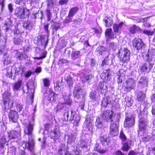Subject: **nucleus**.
Segmentation results:
<instances>
[{
    "label": "nucleus",
    "instance_id": "f257e3e1",
    "mask_svg": "<svg viewBox=\"0 0 155 155\" xmlns=\"http://www.w3.org/2000/svg\"><path fill=\"white\" fill-rule=\"evenodd\" d=\"M120 113L114 115L113 112L110 110H107L104 111L102 114V120L107 122L111 123L119 122L120 118Z\"/></svg>",
    "mask_w": 155,
    "mask_h": 155
},
{
    "label": "nucleus",
    "instance_id": "f03ea898",
    "mask_svg": "<svg viewBox=\"0 0 155 155\" xmlns=\"http://www.w3.org/2000/svg\"><path fill=\"white\" fill-rule=\"evenodd\" d=\"M138 106L139 107L137 110L135 111V113H137L138 116L139 120V129L138 130V134H140L144 132L145 130V128L147 124V116L143 114L142 115L143 110L141 107V105L139 104Z\"/></svg>",
    "mask_w": 155,
    "mask_h": 155
},
{
    "label": "nucleus",
    "instance_id": "7ed1b4c3",
    "mask_svg": "<svg viewBox=\"0 0 155 155\" xmlns=\"http://www.w3.org/2000/svg\"><path fill=\"white\" fill-rule=\"evenodd\" d=\"M18 130H11L8 133V137L5 135L2 136L0 139V148H3L5 143L10 139H15L20 137L21 135V128H17Z\"/></svg>",
    "mask_w": 155,
    "mask_h": 155
},
{
    "label": "nucleus",
    "instance_id": "20e7f679",
    "mask_svg": "<svg viewBox=\"0 0 155 155\" xmlns=\"http://www.w3.org/2000/svg\"><path fill=\"white\" fill-rule=\"evenodd\" d=\"M130 52L126 48H121L119 50L118 55L120 61L123 63H127L130 59Z\"/></svg>",
    "mask_w": 155,
    "mask_h": 155
},
{
    "label": "nucleus",
    "instance_id": "39448f33",
    "mask_svg": "<svg viewBox=\"0 0 155 155\" xmlns=\"http://www.w3.org/2000/svg\"><path fill=\"white\" fill-rule=\"evenodd\" d=\"M3 103L5 109H10L12 107L14 101L10 100L11 93L7 91H5L3 95Z\"/></svg>",
    "mask_w": 155,
    "mask_h": 155
},
{
    "label": "nucleus",
    "instance_id": "423d86ee",
    "mask_svg": "<svg viewBox=\"0 0 155 155\" xmlns=\"http://www.w3.org/2000/svg\"><path fill=\"white\" fill-rule=\"evenodd\" d=\"M30 13L29 10L27 8L19 7L15 9V14L19 18L23 19L28 16Z\"/></svg>",
    "mask_w": 155,
    "mask_h": 155
},
{
    "label": "nucleus",
    "instance_id": "0eeeda50",
    "mask_svg": "<svg viewBox=\"0 0 155 155\" xmlns=\"http://www.w3.org/2000/svg\"><path fill=\"white\" fill-rule=\"evenodd\" d=\"M48 37L38 35L35 38L34 43L37 45L41 47L42 49H45L48 43Z\"/></svg>",
    "mask_w": 155,
    "mask_h": 155
},
{
    "label": "nucleus",
    "instance_id": "6e6552de",
    "mask_svg": "<svg viewBox=\"0 0 155 155\" xmlns=\"http://www.w3.org/2000/svg\"><path fill=\"white\" fill-rule=\"evenodd\" d=\"M84 90L79 87H75L74 88L73 94L74 97L78 99H81V101L84 99L85 93Z\"/></svg>",
    "mask_w": 155,
    "mask_h": 155
},
{
    "label": "nucleus",
    "instance_id": "1a4fd4ad",
    "mask_svg": "<svg viewBox=\"0 0 155 155\" xmlns=\"http://www.w3.org/2000/svg\"><path fill=\"white\" fill-rule=\"evenodd\" d=\"M132 45L137 50H142L144 48L145 45L140 38H135L132 41Z\"/></svg>",
    "mask_w": 155,
    "mask_h": 155
},
{
    "label": "nucleus",
    "instance_id": "9d476101",
    "mask_svg": "<svg viewBox=\"0 0 155 155\" xmlns=\"http://www.w3.org/2000/svg\"><path fill=\"white\" fill-rule=\"evenodd\" d=\"M7 77L12 79L14 80L16 76L18 74V71L15 66L9 67L7 69Z\"/></svg>",
    "mask_w": 155,
    "mask_h": 155
},
{
    "label": "nucleus",
    "instance_id": "9b49d317",
    "mask_svg": "<svg viewBox=\"0 0 155 155\" xmlns=\"http://www.w3.org/2000/svg\"><path fill=\"white\" fill-rule=\"evenodd\" d=\"M35 118L32 117L31 120L29 121V123L26 124V127L25 129L24 133L25 134L29 136L31 135L33 129V126L34 124Z\"/></svg>",
    "mask_w": 155,
    "mask_h": 155
},
{
    "label": "nucleus",
    "instance_id": "f8f14e48",
    "mask_svg": "<svg viewBox=\"0 0 155 155\" xmlns=\"http://www.w3.org/2000/svg\"><path fill=\"white\" fill-rule=\"evenodd\" d=\"M135 123V117L133 115L126 116L124 121V126L125 127H131Z\"/></svg>",
    "mask_w": 155,
    "mask_h": 155
},
{
    "label": "nucleus",
    "instance_id": "ddd939ff",
    "mask_svg": "<svg viewBox=\"0 0 155 155\" xmlns=\"http://www.w3.org/2000/svg\"><path fill=\"white\" fill-rule=\"evenodd\" d=\"M126 85L125 86L124 90L126 92H129L132 89H133L136 85L135 81L132 78H129L126 81Z\"/></svg>",
    "mask_w": 155,
    "mask_h": 155
},
{
    "label": "nucleus",
    "instance_id": "4468645a",
    "mask_svg": "<svg viewBox=\"0 0 155 155\" xmlns=\"http://www.w3.org/2000/svg\"><path fill=\"white\" fill-rule=\"evenodd\" d=\"M118 122L111 123L110 126V134L112 137L115 136L118 133L117 124Z\"/></svg>",
    "mask_w": 155,
    "mask_h": 155
},
{
    "label": "nucleus",
    "instance_id": "2eb2a0df",
    "mask_svg": "<svg viewBox=\"0 0 155 155\" xmlns=\"http://www.w3.org/2000/svg\"><path fill=\"white\" fill-rule=\"evenodd\" d=\"M153 63H144L140 66V70L143 72H149L152 68Z\"/></svg>",
    "mask_w": 155,
    "mask_h": 155
},
{
    "label": "nucleus",
    "instance_id": "dca6fc26",
    "mask_svg": "<svg viewBox=\"0 0 155 155\" xmlns=\"http://www.w3.org/2000/svg\"><path fill=\"white\" fill-rule=\"evenodd\" d=\"M8 117L10 121L12 122H16L18 118V112L15 110H10L9 113Z\"/></svg>",
    "mask_w": 155,
    "mask_h": 155
},
{
    "label": "nucleus",
    "instance_id": "f3484780",
    "mask_svg": "<svg viewBox=\"0 0 155 155\" xmlns=\"http://www.w3.org/2000/svg\"><path fill=\"white\" fill-rule=\"evenodd\" d=\"M110 75V70L109 68L107 69L104 70L103 72L101 74V78L103 80L104 82L107 83L109 81Z\"/></svg>",
    "mask_w": 155,
    "mask_h": 155
},
{
    "label": "nucleus",
    "instance_id": "a211bd4d",
    "mask_svg": "<svg viewBox=\"0 0 155 155\" xmlns=\"http://www.w3.org/2000/svg\"><path fill=\"white\" fill-rule=\"evenodd\" d=\"M148 83V79L145 76H141L139 80L138 86L140 88L147 87Z\"/></svg>",
    "mask_w": 155,
    "mask_h": 155
},
{
    "label": "nucleus",
    "instance_id": "6ab92c4d",
    "mask_svg": "<svg viewBox=\"0 0 155 155\" xmlns=\"http://www.w3.org/2000/svg\"><path fill=\"white\" fill-rule=\"evenodd\" d=\"M71 116L69 119V121L73 123L74 125L77 126L80 120V117L78 115L74 116V114L73 110H71Z\"/></svg>",
    "mask_w": 155,
    "mask_h": 155
},
{
    "label": "nucleus",
    "instance_id": "aec40b11",
    "mask_svg": "<svg viewBox=\"0 0 155 155\" xmlns=\"http://www.w3.org/2000/svg\"><path fill=\"white\" fill-rule=\"evenodd\" d=\"M60 136L58 127H55L54 128L53 131H51L50 133V136L51 138L53 139L54 141L58 140Z\"/></svg>",
    "mask_w": 155,
    "mask_h": 155
},
{
    "label": "nucleus",
    "instance_id": "412c9836",
    "mask_svg": "<svg viewBox=\"0 0 155 155\" xmlns=\"http://www.w3.org/2000/svg\"><path fill=\"white\" fill-rule=\"evenodd\" d=\"M25 146L27 149L31 152H33L34 148L35 143L34 139L31 137L29 138L28 142H26Z\"/></svg>",
    "mask_w": 155,
    "mask_h": 155
},
{
    "label": "nucleus",
    "instance_id": "4be33fe9",
    "mask_svg": "<svg viewBox=\"0 0 155 155\" xmlns=\"http://www.w3.org/2000/svg\"><path fill=\"white\" fill-rule=\"evenodd\" d=\"M82 53L80 51H77L74 49H73L71 54V58L75 60L78 58H79L82 56Z\"/></svg>",
    "mask_w": 155,
    "mask_h": 155
},
{
    "label": "nucleus",
    "instance_id": "5701e85b",
    "mask_svg": "<svg viewBox=\"0 0 155 155\" xmlns=\"http://www.w3.org/2000/svg\"><path fill=\"white\" fill-rule=\"evenodd\" d=\"M22 84V81L21 80L14 83L12 87L13 91L15 92H16L19 91L20 89Z\"/></svg>",
    "mask_w": 155,
    "mask_h": 155
},
{
    "label": "nucleus",
    "instance_id": "b1692460",
    "mask_svg": "<svg viewBox=\"0 0 155 155\" xmlns=\"http://www.w3.org/2000/svg\"><path fill=\"white\" fill-rule=\"evenodd\" d=\"M44 17L43 12L40 10L38 11L37 12L33 13L32 18L34 19H40L41 20Z\"/></svg>",
    "mask_w": 155,
    "mask_h": 155
},
{
    "label": "nucleus",
    "instance_id": "393cba45",
    "mask_svg": "<svg viewBox=\"0 0 155 155\" xmlns=\"http://www.w3.org/2000/svg\"><path fill=\"white\" fill-rule=\"evenodd\" d=\"M100 140L103 146L108 145L110 143V139L105 135L101 136Z\"/></svg>",
    "mask_w": 155,
    "mask_h": 155
},
{
    "label": "nucleus",
    "instance_id": "a878e982",
    "mask_svg": "<svg viewBox=\"0 0 155 155\" xmlns=\"http://www.w3.org/2000/svg\"><path fill=\"white\" fill-rule=\"evenodd\" d=\"M111 99L110 96L104 97L101 101V105L104 107H106L107 105L111 103Z\"/></svg>",
    "mask_w": 155,
    "mask_h": 155
},
{
    "label": "nucleus",
    "instance_id": "bb28decb",
    "mask_svg": "<svg viewBox=\"0 0 155 155\" xmlns=\"http://www.w3.org/2000/svg\"><path fill=\"white\" fill-rule=\"evenodd\" d=\"M33 25L32 21L30 20H28L24 22L23 24V26L28 29L31 30L32 28Z\"/></svg>",
    "mask_w": 155,
    "mask_h": 155
},
{
    "label": "nucleus",
    "instance_id": "cd10ccee",
    "mask_svg": "<svg viewBox=\"0 0 155 155\" xmlns=\"http://www.w3.org/2000/svg\"><path fill=\"white\" fill-rule=\"evenodd\" d=\"M63 99L64 100V101L63 102V104H66L68 105H70L71 103V101L70 100L69 95L67 93H65L64 92V94H63Z\"/></svg>",
    "mask_w": 155,
    "mask_h": 155
},
{
    "label": "nucleus",
    "instance_id": "c85d7f7f",
    "mask_svg": "<svg viewBox=\"0 0 155 155\" xmlns=\"http://www.w3.org/2000/svg\"><path fill=\"white\" fill-rule=\"evenodd\" d=\"M102 120V118L101 119L99 117L97 118L95 122V125L97 128H102L104 127V125Z\"/></svg>",
    "mask_w": 155,
    "mask_h": 155
},
{
    "label": "nucleus",
    "instance_id": "c756f323",
    "mask_svg": "<svg viewBox=\"0 0 155 155\" xmlns=\"http://www.w3.org/2000/svg\"><path fill=\"white\" fill-rule=\"evenodd\" d=\"M146 97V94L142 91L138 92L137 94V100L138 101L141 102L144 101Z\"/></svg>",
    "mask_w": 155,
    "mask_h": 155
},
{
    "label": "nucleus",
    "instance_id": "7c9ffc66",
    "mask_svg": "<svg viewBox=\"0 0 155 155\" xmlns=\"http://www.w3.org/2000/svg\"><path fill=\"white\" fill-rule=\"evenodd\" d=\"M123 23L121 22L119 24H115L113 26V28L114 32H118L120 30L122 27Z\"/></svg>",
    "mask_w": 155,
    "mask_h": 155
},
{
    "label": "nucleus",
    "instance_id": "2f4dec72",
    "mask_svg": "<svg viewBox=\"0 0 155 155\" xmlns=\"http://www.w3.org/2000/svg\"><path fill=\"white\" fill-rule=\"evenodd\" d=\"M79 8L77 7H74L71 8L69 11L68 15L73 17L78 11Z\"/></svg>",
    "mask_w": 155,
    "mask_h": 155
},
{
    "label": "nucleus",
    "instance_id": "473e14b6",
    "mask_svg": "<svg viewBox=\"0 0 155 155\" xmlns=\"http://www.w3.org/2000/svg\"><path fill=\"white\" fill-rule=\"evenodd\" d=\"M54 93L52 91L49 92L48 96L47 97V99L51 102H54L56 99L55 97Z\"/></svg>",
    "mask_w": 155,
    "mask_h": 155
},
{
    "label": "nucleus",
    "instance_id": "72a5a7b5",
    "mask_svg": "<svg viewBox=\"0 0 155 155\" xmlns=\"http://www.w3.org/2000/svg\"><path fill=\"white\" fill-rule=\"evenodd\" d=\"M63 83L62 82L60 81H57L56 83L54 84V88L55 91L60 90L63 87Z\"/></svg>",
    "mask_w": 155,
    "mask_h": 155
},
{
    "label": "nucleus",
    "instance_id": "f704fd0d",
    "mask_svg": "<svg viewBox=\"0 0 155 155\" xmlns=\"http://www.w3.org/2000/svg\"><path fill=\"white\" fill-rule=\"evenodd\" d=\"M106 48L103 46H99L96 48V53L97 55L99 56L102 54L103 52L106 51Z\"/></svg>",
    "mask_w": 155,
    "mask_h": 155
},
{
    "label": "nucleus",
    "instance_id": "c9c22d12",
    "mask_svg": "<svg viewBox=\"0 0 155 155\" xmlns=\"http://www.w3.org/2000/svg\"><path fill=\"white\" fill-rule=\"evenodd\" d=\"M65 79L66 81L68 84L69 87H72L73 81L71 77L68 74H67L65 77Z\"/></svg>",
    "mask_w": 155,
    "mask_h": 155
},
{
    "label": "nucleus",
    "instance_id": "e433bc0d",
    "mask_svg": "<svg viewBox=\"0 0 155 155\" xmlns=\"http://www.w3.org/2000/svg\"><path fill=\"white\" fill-rule=\"evenodd\" d=\"M76 136L73 134H71L70 135L68 136V144H71L73 143L75 141L76 139Z\"/></svg>",
    "mask_w": 155,
    "mask_h": 155
},
{
    "label": "nucleus",
    "instance_id": "4c0bfd02",
    "mask_svg": "<svg viewBox=\"0 0 155 155\" xmlns=\"http://www.w3.org/2000/svg\"><path fill=\"white\" fill-rule=\"evenodd\" d=\"M93 78L92 75L89 74L88 75H84L81 78L82 81L84 83H85L87 81H89L90 80L92 79Z\"/></svg>",
    "mask_w": 155,
    "mask_h": 155
},
{
    "label": "nucleus",
    "instance_id": "58836bf2",
    "mask_svg": "<svg viewBox=\"0 0 155 155\" xmlns=\"http://www.w3.org/2000/svg\"><path fill=\"white\" fill-rule=\"evenodd\" d=\"M103 21L106 24V26L107 27L110 26L113 23V21L112 20H110L107 17H105Z\"/></svg>",
    "mask_w": 155,
    "mask_h": 155
},
{
    "label": "nucleus",
    "instance_id": "ea45409f",
    "mask_svg": "<svg viewBox=\"0 0 155 155\" xmlns=\"http://www.w3.org/2000/svg\"><path fill=\"white\" fill-rule=\"evenodd\" d=\"M15 2L17 6L20 5L21 7H23L25 5L26 1L25 0H15Z\"/></svg>",
    "mask_w": 155,
    "mask_h": 155
},
{
    "label": "nucleus",
    "instance_id": "a19ab883",
    "mask_svg": "<svg viewBox=\"0 0 155 155\" xmlns=\"http://www.w3.org/2000/svg\"><path fill=\"white\" fill-rule=\"evenodd\" d=\"M64 104L62 103L59 104H58L57 107L55 108L54 110L56 111V112H58L60 111L61 110H63L64 107Z\"/></svg>",
    "mask_w": 155,
    "mask_h": 155
},
{
    "label": "nucleus",
    "instance_id": "79ce46f5",
    "mask_svg": "<svg viewBox=\"0 0 155 155\" xmlns=\"http://www.w3.org/2000/svg\"><path fill=\"white\" fill-rule=\"evenodd\" d=\"M153 56L151 54H147L146 55V60L147 61V63H151L153 58Z\"/></svg>",
    "mask_w": 155,
    "mask_h": 155
},
{
    "label": "nucleus",
    "instance_id": "37998d69",
    "mask_svg": "<svg viewBox=\"0 0 155 155\" xmlns=\"http://www.w3.org/2000/svg\"><path fill=\"white\" fill-rule=\"evenodd\" d=\"M27 84V87L28 89H34V82L33 81H29Z\"/></svg>",
    "mask_w": 155,
    "mask_h": 155
},
{
    "label": "nucleus",
    "instance_id": "c03bdc74",
    "mask_svg": "<svg viewBox=\"0 0 155 155\" xmlns=\"http://www.w3.org/2000/svg\"><path fill=\"white\" fill-rule=\"evenodd\" d=\"M12 24V21L9 19H8L6 20V22L5 24V25L6 26V31H7L9 30Z\"/></svg>",
    "mask_w": 155,
    "mask_h": 155
},
{
    "label": "nucleus",
    "instance_id": "a18cd8bd",
    "mask_svg": "<svg viewBox=\"0 0 155 155\" xmlns=\"http://www.w3.org/2000/svg\"><path fill=\"white\" fill-rule=\"evenodd\" d=\"M9 153H12L11 155H16V148L12 146L8 149Z\"/></svg>",
    "mask_w": 155,
    "mask_h": 155
},
{
    "label": "nucleus",
    "instance_id": "49530a36",
    "mask_svg": "<svg viewBox=\"0 0 155 155\" xmlns=\"http://www.w3.org/2000/svg\"><path fill=\"white\" fill-rule=\"evenodd\" d=\"M44 86L46 87H48L50 86V81L48 79L45 78L43 80Z\"/></svg>",
    "mask_w": 155,
    "mask_h": 155
},
{
    "label": "nucleus",
    "instance_id": "de8ad7c7",
    "mask_svg": "<svg viewBox=\"0 0 155 155\" xmlns=\"http://www.w3.org/2000/svg\"><path fill=\"white\" fill-rule=\"evenodd\" d=\"M149 140H150V136L149 135H143L141 139V141L145 142Z\"/></svg>",
    "mask_w": 155,
    "mask_h": 155
},
{
    "label": "nucleus",
    "instance_id": "09e8293b",
    "mask_svg": "<svg viewBox=\"0 0 155 155\" xmlns=\"http://www.w3.org/2000/svg\"><path fill=\"white\" fill-rule=\"evenodd\" d=\"M104 82H101L98 84V87L100 88V89L105 90L107 89V86L105 85H104Z\"/></svg>",
    "mask_w": 155,
    "mask_h": 155
},
{
    "label": "nucleus",
    "instance_id": "8fccbe9b",
    "mask_svg": "<svg viewBox=\"0 0 155 155\" xmlns=\"http://www.w3.org/2000/svg\"><path fill=\"white\" fill-rule=\"evenodd\" d=\"M44 49H42L41 47V48L37 47L36 48L35 50V52L36 54H41L44 52L43 50Z\"/></svg>",
    "mask_w": 155,
    "mask_h": 155
},
{
    "label": "nucleus",
    "instance_id": "3c124183",
    "mask_svg": "<svg viewBox=\"0 0 155 155\" xmlns=\"http://www.w3.org/2000/svg\"><path fill=\"white\" fill-rule=\"evenodd\" d=\"M73 17L71 16L68 15L67 16L64 21L65 23H68L72 21Z\"/></svg>",
    "mask_w": 155,
    "mask_h": 155
},
{
    "label": "nucleus",
    "instance_id": "603ef678",
    "mask_svg": "<svg viewBox=\"0 0 155 155\" xmlns=\"http://www.w3.org/2000/svg\"><path fill=\"white\" fill-rule=\"evenodd\" d=\"M27 57L28 56L26 55L23 53H19L18 56V58L19 60L27 58Z\"/></svg>",
    "mask_w": 155,
    "mask_h": 155
},
{
    "label": "nucleus",
    "instance_id": "864d4df0",
    "mask_svg": "<svg viewBox=\"0 0 155 155\" xmlns=\"http://www.w3.org/2000/svg\"><path fill=\"white\" fill-rule=\"evenodd\" d=\"M120 137L122 141L124 142L127 140V137L122 130L120 132Z\"/></svg>",
    "mask_w": 155,
    "mask_h": 155
},
{
    "label": "nucleus",
    "instance_id": "5fc2aeb1",
    "mask_svg": "<svg viewBox=\"0 0 155 155\" xmlns=\"http://www.w3.org/2000/svg\"><path fill=\"white\" fill-rule=\"evenodd\" d=\"M46 12L47 17V21H49L51 20L52 14L50 12V9H49L48 8L46 10Z\"/></svg>",
    "mask_w": 155,
    "mask_h": 155
},
{
    "label": "nucleus",
    "instance_id": "6e6d98bb",
    "mask_svg": "<svg viewBox=\"0 0 155 155\" xmlns=\"http://www.w3.org/2000/svg\"><path fill=\"white\" fill-rule=\"evenodd\" d=\"M130 147L129 144L127 143H124L123 144L122 149L123 150L127 151Z\"/></svg>",
    "mask_w": 155,
    "mask_h": 155
},
{
    "label": "nucleus",
    "instance_id": "4d7b16f0",
    "mask_svg": "<svg viewBox=\"0 0 155 155\" xmlns=\"http://www.w3.org/2000/svg\"><path fill=\"white\" fill-rule=\"evenodd\" d=\"M125 101L127 103V104H128V106L131 105L132 101L131 97H126L125 98Z\"/></svg>",
    "mask_w": 155,
    "mask_h": 155
},
{
    "label": "nucleus",
    "instance_id": "13d9d810",
    "mask_svg": "<svg viewBox=\"0 0 155 155\" xmlns=\"http://www.w3.org/2000/svg\"><path fill=\"white\" fill-rule=\"evenodd\" d=\"M64 119L65 121L69 120L70 117L69 116V112L67 110L64 114Z\"/></svg>",
    "mask_w": 155,
    "mask_h": 155
},
{
    "label": "nucleus",
    "instance_id": "bf43d9fd",
    "mask_svg": "<svg viewBox=\"0 0 155 155\" xmlns=\"http://www.w3.org/2000/svg\"><path fill=\"white\" fill-rule=\"evenodd\" d=\"M22 42V40L21 38H15L14 43L15 45H19Z\"/></svg>",
    "mask_w": 155,
    "mask_h": 155
},
{
    "label": "nucleus",
    "instance_id": "052dcab7",
    "mask_svg": "<svg viewBox=\"0 0 155 155\" xmlns=\"http://www.w3.org/2000/svg\"><path fill=\"white\" fill-rule=\"evenodd\" d=\"M65 145L64 144L62 143L61 144L59 147V153L60 154H61L62 153L61 152L63 150H65Z\"/></svg>",
    "mask_w": 155,
    "mask_h": 155
},
{
    "label": "nucleus",
    "instance_id": "680f3d73",
    "mask_svg": "<svg viewBox=\"0 0 155 155\" xmlns=\"http://www.w3.org/2000/svg\"><path fill=\"white\" fill-rule=\"evenodd\" d=\"M23 108V105L21 104L18 103L16 104V110L17 111L20 112L21 111Z\"/></svg>",
    "mask_w": 155,
    "mask_h": 155
},
{
    "label": "nucleus",
    "instance_id": "e2e57ef3",
    "mask_svg": "<svg viewBox=\"0 0 155 155\" xmlns=\"http://www.w3.org/2000/svg\"><path fill=\"white\" fill-rule=\"evenodd\" d=\"M112 29L111 28H109L107 29L105 31V35L107 37L112 32Z\"/></svg>",
    "mask_w": 155,
    "mask_h": 155
},
{
    "label": "nucleus",
    "instance_id": "0e129e2a",
    "mask_svg": "<svg viewBox=\"0 0 155 155\" xmlns=\"http://www.w3.org/2000/svg\"><path fill=\"white\" fill-rule=\"evenodd\" d=\"M129 32L132 34H134L136 33L135 25H134L132 26L130 28Z\"/></svg>",
    "mask_w": 155,
    "mask_h": 155
},
{
    "label": "nucleus",
    "instance_id": "69168bd1",
    "mask_svg": "<svg viewBox=\"0 0 155 155\" xmlns=\"http://www.w3.org/2000/svg\"><path fill=\"white\" fill-rule=\"evenodd\" d=\"M109 56L110 55H108L107 56L105 57L104 59L103 60L106 63H107V64H109V61L110 60H111L112 61V60L111 57H110Z\"/></svg>",
    "mask_w": 155,
    "mask_h": 155
},
{
    "label": "nucleus",
    "instance_id": "338daca9",
    "mask_svg": "<svg viewBox=\"0 0 155 155\" xmlns=\"http://www.w3.org/2000/svg\"><path fill=\"white\" fill-rule=\"evenodd\" d=\"M48 8L50 9L52 7L53 5V2L52 0H48Z\"/></svg>",
    "mask_w": 155,
    "mask_h": 155
},
{
    "label": "nucleus",
    "instance_id": "774afa93",
    "mask_svg": "<svg viewBox=\"0 0 155 155\" xmlns=\"http://www.w3.org/2000/svg\"><path fill=\"white\" fill-rule=\"evenodd\" d=\"M143 33L148 35H152L153 34V32L147 30H143Z\"/></svg>",
    "mask_w": 155,
    "mask_h": 155
}]
</instances>
